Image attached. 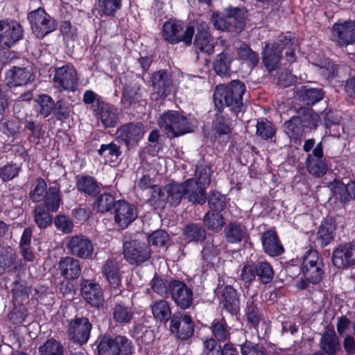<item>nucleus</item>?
Returning <instances> with one entry per match:
<instances>
[{"mask_svg":"<svg viewBox=\"0 0 355 355\" xmlns=\"http://www.w3.org/2000/svg\"><path fill=\"white\" fill-rule=\"evenodd\" d=\"M332 263L340 269L355 266V241L339 244L333 251Z\"/></svg>","mask_w":355,"mask_h":355,"instance_id":"4468645a","label":"nucleus"},{"mask_svg":"<svg viewBox=\"0 0 355 355\" xmlns=\"http://www.w3.org/2000/svg\"><path fill=\"white\" fill-rule=\"evenodd\" d=\"M261 243L264 252L270 257H278L284 251L277 234L274 230H270L263 232L261 236Z\"/></svg>","mask_w":355,"mask_h":355,"instance_id":"c756f323","label":"nucleus"},{"mask_svg":"<svg viewBox=\"0 0 355 355\" xmlns=\"http://www.w3.org/2000/svg\"><path fill=\"white\" fill-rule=\"evenodd\" d=\"M211 333L214 339L218 342H225L230 338V327H229L226 322L222 320H214L211 327Z\"/></svg>","mask_w":355,"mask_h":355,"instance_id":"49530a36","label":"nucleus"},{"mask_svg":"<svg viewBox=\"0 0 355 355\" xmlns=\"http://www.w3.org/2000/svg\"><path fill=\"white\" fill-rule=\"evenodd\" d=\"M207 201L211 209L210 211L221 212L227 206L225 196L218 191L211 192L207 198Z\"/></svg>","mask_w":355,"mask_h":355,"instance_id":"13d9d810","label":"nucleus"},{"mask_svg":"<svg viewBox=\"0 0 355 355\" xmlns=\"http://www.w3.org/2000/svg\"><path fill=\"white\" fill-rule=\"evenodd\" d=\"M62 199L60 195V187L53 183L46 191L44 200V207L48 211L55 212L58 210Z\"/></svg>","mask_w":355,"mask_h":355,"instance_id":"ea45409f","label":"nucleus"},{"mask_svg":"<svg viewBox=\"0 0 355 355\" xmlns=\"http://www.w3.org/2000/svg\"><path fill=\"white\" fill-rule=\"evenodd\" d=\"M80 293L87 303L93 307L99 308L103 304V291L97 283L83 279L80 283Z\"/></svg>","mask_w":355,"mask_h":355,"instance_id":"4be33fe9","label":"nucleus"},{"mask_svg":"<svg viewBox=\"0 0 355 355\" xmlns=\"http://www.w3.org/2000/svg\"><path fill=\"white\" fill-rule=\"evenodd\" d=\"M291 44V37H280L277 42L266 44L263 51V62L269 72L275 70L282 57L284 46Z\"/></svg>","mask_w":355,"mask_h":355,"instance_id":"9b49d317","label":"nucleus"},{"mask_svg":"<svg viewBox=\"0 0 355 355\" xmlns=\"http://www.w3.org/2000/svg\"><path fill=\"white\" fill-rule=\"evenodd\" d=\"M144 128L141 123H128L122 125L116 131L119 139L127 146L137 144L144 136Z\"/></svg>","mask_w":355,"mask_h":355,"instance_id":"393cba45","label":"nucleus"},{"mask_svg":"<svg viewBox=\"0 0 355 355\" xmlns=\"http://www.w3.org/2000/svg\"><path fill=\"white\" fill-rule=\"evenodd\" d=\"M232 121L229 118H225L221 114V112L215 114L214 120L212 123L213 130L215 132V139L217 136L227 135L232 132Z\"/></svg>","mask_w":355,"mask_h":355,"instance_id":"37998d69","label":"nucleus"},{"mask_svg":"<svg viewBox=\"0 0 355 355\" xmlns=\"http://www.w3.org/2000/svg\"><path fill=\"white\" fill-rule=\"evenodd\" d=\"M319 347L327 355H336L341 349L338 337L333 327H328L321 335Z\"/></svg>","mask_w":355,"mask_h":355,"instance_id":"c85d7f7f","label":"nucleus"},{"mask_svg":"<svg viewBox=\"0 0 355 355\" xmlns=\"http://www.w3.org/2000/svg\"><path fill=\"white\" fill-rule=\"evenodd\" d=\"M184 197L192 203L203 205L206 202V191L203 185L200 184L194 178H189L183 182Z\"/></svg>","mask_w":355,"mask_h":355,"instance_id":"cd10ccee","label":"nucleus"},{"mask_svg":"<svg viewBox=\"0 0 355 355\" xmlns=\"http://www.w3.org/2000/svg\"><path fill=\"white\" fill-rule=\"evenodd\" d=\"M256 262L247 261L241 270V279L244 282L246 287H249L257 277Z\"/></svg>","mask_w":355,"mask_h":355,"instance_id":"e2e57ef3","label":"nucleus"},{"mask_svg":"<svg viewBox=\"0 0 355 355\" xmlns=\"http://www.w3.org/2000/svg\"><path fill=\"white\" fill-rule=\"evenodd\" d=\"M153 291L161 297L167 296L171 292L172 280L164 279L159 276L155 275L150 283Z\"/></svg>","mask_w":355,"mask_h":355,"instance_id":"864d4df0","label":"nucleus"},{"mask_svg":"<svg viewBox=\"0 0 355 355\" xmlns=\"http://www.w3.org/2000/svg\"><path fill=\"white\" fill-rule=\"evenodd\" d=\"M213 171L211 166L204 161L198 163L196 167L195 178L200 184L209 185L211 180Z\"/></svg>","mask_w":355,"mask_h":355,"instance_id":"8fccbe9b","label":"nucleus"},{"mask_svg":"<svg viewBox=\"0 0 355 355\" xmlns=\"http://www.w3.org/2000/svg\"><path fill=\"white\" fill-rule=\"evenodd\" d=\"M162 34L164 40L171 44L182 41L185 44L190 45L194 34V28L193 26H187L184 31L180 21L170 20L164 24Z\"/></svg>","mask_w":355,"mask_h":355,"instance_id":"6e6552de","label":"nucleus"},{"mask_svg":"<svg viewBox=\"0 0 355 355\" xmlns=\"http://www.w3.org/2000/svg\"><path fill=\"white\" fill-rule=\"evenodd\" d=\"M256 272L259 280L264 284L272 282L274 277V271L270 264L266 261L256 262Z\"/></svg>","mask_w":355,"mask_h":355,"instance_id":"6e6d98bb","label":"nucleus"},{"mask_svg":"<svg viewBox=\"0 0 355 355\" xmlns=\"http://www.w3.org/2000/svg\"><path fill=\"white\" fill-rule=\"evenodd\" d=\"M220 304L223 307L232 314H236L239 311V299L236 291L230 286L223 288Z\"/></svg>","mask_w":355,"mask_h":355,"instance_id":"473e14b6","label":"nucleus"},{"mask_svg":"<svg viewBox=\"0 0 355 355\" xmlns=\"http://www.w3.org/2000/svg\"><path fill=\"white\" fill-rule=\"evenodd\" d=\"M114 214V223L121 229L128 227L137 217L135 205L125 200L116 201Z\"/></svg>","mask_w":355,"mask_h":355,"instance_id":"412c9836","label":"nucleus"},{"mask_svg":"<svg viewBox=\"0 0 355 355\" xmlns=\"http://www.w3.org/2000/svg\"><path fill=\"white\" fill-rule=\"evenodd\" d=\"M242 355H266L265 347L260 344L246 340L241 346Z\"/></svg>","mask_w":355,"mask_h":355,"instance_id":"774afa93","label":"nucleus"},{"mask_svg":"<svg viewBox=\"0 0 355 355\" xmlns=\"http://www.w3.org/2000/svg\"><path fill=\"white\" fill-rule=\"evenodd\" d=\"M37 103L40 106L39 112L44 117L49 116L55 107V102L50 96L46 94L40 96Z\"/></svg>","mask_w":355,"mask_h":355,"instance_id":"338daca9","label":"nucleus"},{"mask_svg":"<svg viewBox=\"0 0 355 355\" xmlns=\"http://www.w3.org/2000/svg\"><path fill=\"white\" fill-rule=\"evenodd\" d=\"M184 187L182 183L172 182L165 186V205L176 207L184 197Z\"/></svg>","mask_w":355,"mask_h":355,"instance_id":"f704fd0d","label":"nucleus"},{"mask_svg":"<svg viewBox=\"0 0 355 355\" xmlns=\"http://www.w3.org/2000/svg\"><path fill=\"white\" fill-rule=\"evenodd\" d=\"M206 235V230L198 223H189L183 230L184 239L189 242H202Z\"/></svg>","mask_w":355,"mask_h":355,"instance_id":"4c0bfd02","label":"nucleus"},{"mask_svg":"<svg viewBox=\"0 0 355 355\" xmlns=\"http://www.w3.org/2000/svg\"><path fill=\"white\" fill-rule=\"evenodd\" d=\"M169 294L172 300L181 309L189 308L193 303V291L182 281L173 279Z\"/></svg>","mask_w":355,"mask_h":355,"instance_id":"f3484780","label":"nucleus"},{"mask_svg":"<svg viewBox=\"0 0 355 355\" xmlns=\"http://www.w3.org/2000/svg\"><path fill=\"white\" fill-rule=\"evenodd\" d=\"M301 119V123L305 132L318 126L319 116L310 108H300L298 110V115Z\"/></svg>","mask_w":355,"mask_h":355,"instance_id":"79ce46f5","label":"nucleus"},{"mask_svg":"<svg viewBox=\"0 0 355 355\" xmlns=\"http://www.w3.org/2000/svg\"><path fill=\"white\" fill-rule=\"evenodd\" d=\"M66 248L71 255L83 259H91L94 253L92 241L82 234L67 237Z\"/></svg>","mask_w":355,"mask_h":355,"instance_id":"f8f14e48","label":"nucleus"},{"mask_svg":"<svg viewBox=\"0 0 355 355\" xmlns=\"http://www.w3.org/2000/svg\"><path fill=\"white\" fill-rule=\"evenodd\" d=\"M76 187L78 191L89 196H96L100 191V188L94 180L89 175H78Z\"/></svg>","mask_w":355,"mask_h":355,"instance_id":"a19ab883","label":"nucleus"},{"mask_svg":"<svg viewBox=\"0 0 355 355\" xmlns=\"http://www.w3.org/2000/svg\"><path fill=\"white\" fill-rule=\"evenodd\" d=\"M98 119L103 125L107 128H114L119 122L118 110L110 104L98 105Z\"/></svg>","mask_w":355,"mask_h":355,"instance_id":"2f4dec72","label":"nucleus"},{"mask_svg":"<svg viewBox=\"0 0 355 355\" xmlns=\"http://www.w3.org/2000/svg\"><path fill=\"white\" fill-rule=\"evenodd\" d=\"M118 262L114 259H107L103 264L102 272L109 283L112 293L121 294V276Z\"/></svg>","mask_w":355,"mask_h":355,"instance_id":"b1692460","label":"nucleus"},{"mask_svg":"<svg viewBox=\"0 0 355 355\" xmlns=\"http://www.w3.org/2000/svg\"><path fill=\"white\" fill-rule=\"evenodd\" d=\"M28 19L33 34L39 39H42L57 28L55 20L42 8L30 12L28 15Z\"/></svg>","mask_w":355,"mask_h":355,"instance_id":"423d86ee","label":"nucleus"},{"mask_svg":"<svg viewBox=\"0 0 355 355\" xmlns=\"http://www.w3.org/2000/svg\"><path fill=\"white\" fill-rule=\"evenodd\" d=\"M194 327L191 316L182 312L175 313L170 320L169 331L180 340H183L191 337L194 332Z\"/></svg>","mask_w":355,"mask_h":355,"instance_id":"ddd939ff","label":"nucleus"},{"mask_svg":"<svg viewBox=\"0 0 355 355\" xmlns=\"http://www.w3.org/2000/svg\"><path fill=\"white\" fill-rule=\"evenodd\" d=\"M223 232L227 243H238L245 237L247 228L241 223L230 222L225 227Z\"/></svg>","mask_w":355,"mask_h":355,"instance_id":"72a5a7b5","label":"nucleus"},{"mask_svg":"<svg viewBox=\"0 0 355 355\" xmlns=\"http://www.w3.org/2000/svg\"><path fill=\"white\" fill-rule=\"evenodd\" d=\"M153 89L160 98H166L171 93L172 80L169 73L165 70H159L151 77Z\"/></svg>","mask_w":355,"mask_h":355,"instance_id":"a878e982","label":"nucleus"},{"mask_svg":"<svg viewBox=\"0 0 355 355\" xmlns=\"http://www.w3.org/2000/svg\"><path fill=\"white\" fill-rule=\"evenodd\" d=\"M150 309L153 317L160 322L166 323L169 320H171L173 315L170 304L166 300H157L155 301L151 305Z\"/></svg>","mask_w":355,"mask_h":355,"instance_id":"e433bc0d","label":"nucleus"},{"mask_svg":"<svg viewBox=\"0 0 355 355\" xmlns=\"http://www.w3.org/2000/svg\"><path fill=\"white\" fill-rule=\"evenodd\" d=\"M158 124L168 137H177L191 132L189 119L178 111L168 110L160 116Z\"/></svg>","mask_w":355,"mask_h":355,"instance_id":"7ed1b4c3","label":"nucleus"},{"mask_svg":"<svg viewBox=\"0 0 355 355\" xmlns=\"http://www.w3.org/2000/svg\"><path fill=\"white\" fill-rule=\"evenodd\" d=\"M81 269L80 261L73 257H62L58 262L57 270L65 279H78L80 275Z\"/></svg>","mask_w":355,"mask_h":355,"instance_id":"bb28decb","label":"nucleus"},{"mask_svg":"<svg viewBox=\"0 0 355 355\" xmlns=\"http://www.w3.org/2000/svg\"><path fill=\"white\" fill-rule=\"evenodd\" d=\"M98 154L114 161L121 155V151L119 146L111 142L107 144H102L98 150Z\"/></svg>","mask_w":355,"mask_h":355,"instance_id":"0e129e2a","label":"nucleus"},{"mask_svg":"<svg viewBox=\"0 0 355 355\" xmlns=\"http://www.w3.org/2000/svg\"><path fill=\"white\" fill-rule=\"evenodd\" d=\"M202 259L209 263L214 257L220 253V244L213 239L211 241H207L202 250Z\"/></svg>","mask_w":355,"mask_h":355,"instance_id":"052dcab7","label":"nucleus"},{"mask_svg":"<svg viewBox=\"0 0 355 355\" xmlns=\"http://www.w3.org/2000/svg\"><path fill=\"white\" fill-rule=\"evenodd\" d=\"M53 111L56 119L62 121L69 117L71 109L68 102L64 99H60L55 103Z\"/></svg>","mask_w":355,"mask_h":355,"instance_id":"69168bd1","label":"nucleus"},{"mask_svg":"<svg viewBox=\"0 0 355 355\" xmlns=\"http://www.w3.org/2000/svg\"><path fill=\"white\" fill-rule=\"evenodd\" d=\"M52 216L48 211L41 207H35L34 210V220L40 229H45L52 223Z\"/></svg>","mask_w":355,"mask_h":355,"instance_id":"680f3d73","label":"nucleus"},{"mask_svg":"<svg viewBox=\"0 0 355 355\" xmlns=\"http://www.w3.org/2000/svg\"><path fill=\"white\" fill-rule=\"evenodd\" d=\"M207 24H202L200 28H198V32L194 40V46L198 50L207 54L214 53V42L211 35L207 30Z\"/></svg>","mask_w":355,"mask_h":355,"instance_id":"7c9ffc66","label":"nucleus"},{"mask_svg":"<svg viewBox=\"0 0 355 355\" xmlns=\"http://www.w3.org/2000/svg\"><path fill=\"white\" fill-rule=\"evenodd\" d=\"M331 38L340 46L355 43V21L349 20L335 23L331 29Z\"/></svg>","mask_w":355,"mask_h":355,"instance_id":"dca6fc26","label":"nucleus"},{"mask_svg":"<svg viewBox=\"0 0 355 355\" xmlns=\"http://www.w3.org/2000/svg\"><path fill=\"white\" fill-rule=\"evenodd\" d=\"M333 191L338 196L341 202L347 203L351 200L355 201V181H351L347 184L339 181L334 183Z\"/></svg>","mask_w":355,"mask_h":355,"instance_id":"c9c22d12","label":"nucleus"},{"mask_svg":"<svg viewBox=\"0 0 355 355\" xmlns=\"http://www.w3.org/2000/svg\"><path fill=\"white\" fill-rule=\"evenodd\" d=\"M246 18L247 11L245 8L230 7L223 12H214L211 21L218 30L238 34L245 28Z\"/></svg>","mask_w":355,"mask_h":355,"instance_id":"f03ea898","label":"nucleus"},{"mask_svg":"<svg viewBox=\"0 0 355 355\" xmlns=\"http://www.w3.org/2000/svg\"><path fill=\"white\" fill-rule=\"evenodd\" d=\"M322 143H318L312 153L307 155L305 164L307 171L313 176L320 178L326 174L327 166L324 162Z\"/></svg>","mask_w":355,"mask_h":355,"instance_id":"aec40b11","label":"nucleus"},{"mask_svg":"<svg viewBox=\"0 0 355 355\" xmlns=\"http://www.w3.org/2000/svg\"><path fill=\"white\" fill-rule=\"evenodd\" d=\"M322 259L317 251L309 250L304 258L302 271L306 279L313 284H318L324 275Z\"/></svg>","mask_w":355,"mask_h":355,"instance_id":"1a4fd4ad","label":"nucleus"},{"mask_svg":"<svg viewBox=\"0 0 355 355\" xmlns=\"http://www.w3.org/2000/svg\"><path fill=\"white\" fill-rule=\"evenodd\" d=\"M92 327L87 318L76 315L68 324L67 333L69 339L80 345L86 344L89 339Z\"/></svg>","mask_w":355,"mask_h":355,"instance_id":"0eeeda50","label":"nucleus"},{"mask_svg":"<svg viewBox=\"0 0 355 355\" xmlns=\"http://www.w3.org/2000/svg\"><path fill=\"white\" fill-rule=\"evenodd\" d=\"M113 295L114 306L112 307V318L119 324H130L135 315L133 303L128 296L121 294L112 293Z\"/></svg>","mask_w":355,"mask_h":355,"instance_id":"9d476101","label":"nucleus"},{"mask_svg":"<svg viewBox=\"0 0 355 355\" xmlns=\"http://www.w3.org/2000/svg\"><path fill=\"white\" fill-rule=\"evenodd\" d=\"M22 26L15 21H0V46L10 48L23 37Z\"/></svg>","mask_w":355,"mask_h":355,"instance_id":"2eb2a0df","label":"nucleus"},{"mask_svg":"<svg viewBox=\"0 0 355 355\" xmlns=\"http://www.w3.org/2000/svg\"><path fill=\"white\" fill-rule=\"evenodd\" d=\"M141 85L137 78L134 76L125 78L121 103L125 108H129L141 101Z\"/></svg>","mask_w":355,"mask_h":355,"instance_id":"a211bd4d","label":"nucleus"},{"mask_svg":"<svg viewBox=\"0 0 355 355\" xmlns=\"http://www.w3.org/2000/svg\"><path fill=\"white\" fill-rule=\"evenodd\" d=\"M78 79L73 67L65 65L58 68L53 78L55 87L60 89L74 90Z\"/></svg>","mask_w":355,"mask_h":355,"instance_id":"5701e85b","label":"nucleus"},{"mask_svg":"<svg viewBox=\"0 0 355 355\" xmlns=\"http://www.w3.org/2000/svg\"><path fill=\"white\" fill-rule=\"evenodd\" d=\"M238 55L241 59L248 62L253 68L259 63V57L257 52L252 51L248 45L243 44L238 49Z\"/></svg>","mask_w":355,"mask_h":355,"instance_id":"bf43d9fd","label":"nucleus"},{"mask_svg":"<svg viewBox=\"0 0 355 355\" xmlns=\"http://www.w3.org/2000/svg\"><path fill=\"white\" fill-rule=\"evenodd\" d=\"M39 355H65L62 344L54 338L47 339L38 347Z\"/></svg>","mask_w":355,"mask_h":355,"instance_id":"a18cd8bd","label":"nucleus"},{"mask_svg":"<svg viewBox=\"0 0 355 355\" xmlns=\"http://www.w3.org/2000/svg\"><path fill=\"white\" fill-rule=\"evenodd\" d=\"M203 223L209 230L219 232L225 224V219L220 212L208 211L204 216Z\"/></svg>","mask_w":355,"mask_h":355,"instance_id":"09e8293b","label":"nucleus"},{"mask_svg":"<svg viewBox=\"0 0 355 355\" xmlns=\"http://www.w3.org/2000/svg\"><path fill=\"white\" fill-rule=\"evenodd\" d=\"M322 89L303 87L300 92V96L306 105H313L323 98Z\"/></svg>","mask_w":355,"mask_h":355,"instance_id":"603ef678","label":"nucleus"},{"mask_svg":"<svg viewBox=\"0 0 355 355\" xmlns=\"http://www.w3.org/2000/svg\"><path fill=\"white\" fill-rule=\"evenodd\" d=\"M245 91V84L239 80H232L227 85L217 86L213 96L215 109L222 112L225 106L234 114L241 112L244 106L243 96Z\"/></svg>","mask_w":355,"mask_h":355,"instance_id":"f257e3e1","label":"nucleus"},{"mask_svg":"<svg viewBox=\"0 0 355 355\" xmlns=\"http://www.w3.org/2000/svg\"><path fill=\"white\" fill-rule=\"evenodd\" d=\"M98 355H130L133 352L132 341L125 336H116L112 338L104 335L98 340Z\"/></svg>","mask_w":355,"mask_h":355,"instance_id":"20e7f679","label":"nucleus"},{"mask_svg":"<svg viewBox=\"0 0 355 355\" xmlns=\"http://www.w3.org/2000/svg\"><path fill=\"white\" fill-rule=\"evenodd\" d=\"M335 226L327 222L322 223L316 235V242L320 247L324 248L329 245L334 237Z\"/></svg>","mask_w":355,"mask_h":355,"instance_id":"c03bdc74","label":"nucleus"},{"mask_svg":"<svg viewBox=\"0 0 355 355\" xmlns=\"http://www.w3.org/2000/svg\"><path fill=\"white\" fill-rule=\"evenodd\" d=\"M300 116H294L284 123L285 132L291 138L297 140L305 132L301 123Z\"/></svg>","mask_w":355,"mask_h":355,"instance_id":"3c124183","label":"nucleus"},{"mask_svg":"<svg viewBox=\"0 0 355 355\" xmlns=\"http://www.w3.org/2000/svg\"><path fill=\"white\" fill-rule=\"evenodd\" d=\"M233 60V55L227 52L218 55L214 63L216 73L221 77L229 76L232 73L230 65Z\"/></svg>","mask_w":355,"mask_h":355,"instance_id":"58836bf2","label":"nucleus"},{"mask_svg":"<svg viewBox=\"0 0 355 355\" xmlns=\"http://www.w3.org/2000/svg\"><path fill=\"white\" fill-rule=\"evenodd\" d=\"M123 255L130 265L138 266L150 258L151 249L144 242L130 239L123 242Z\"/></svg>","mask_w":355,"mask_h":355,"instance_id":"39448f33","label":"nucleus"},{"mask_svg":"<svg viewBox=\"0 0 355 355\" xmlns=\"http://www.w3.org/2000/svg\"><path fill=\"white\" fill-rule=\"evenodd\" d=\"M116 201L110 193L100 195L94 203V209L99 213H105L115 208Z\"/></svg>","mask_w":355,"mask_h":355,"instance_id":"5fc2aeb1","label":"nucleus"},{"mask_svg":"<svg viewBox=\"0 0 355 355\" xmlns=\"http://www.w3.org/2000/svg\"><path fill=\"white\" fill-rule=\"evenodd\" d=\"M245 315L251 325L255 327L261 319L262 313L252 297L248 299L245 308Z\"/></svg>","mask_w":355,"mask_h":355,"instance_id":"de8ad7c7","label":"nucleus"},{"mask_svg":"<svg viewBox=\"0 0 355 355\" xmlns=\"http://www.w3.org/2000/svg\"><path fill=\"white\" fill-rule=\"evenodd\" d=\"M256 128L257 135L266 140L272 139L276 132L275 125L267 119L258 121Z\"/></svg>","mask_w":355,"mask_h":355,"instance_id":"4d7b16f0","label":"nucleus"},{"mask_svg":"<svg viewBox=\"0 0 355 355\" xmlns=\"http://www.w3.org/2000/svg\"><path fill=\"white\" fill-rule=\"evenodd\" d=\"M35 75L31 66H14L6 71V85L10 87L25 86L34 80Z\"/></svg>","mask_w":355,"mask_h":355,"instance_id":"6ab92c4d","label":"nucleus"}]
</instances>
